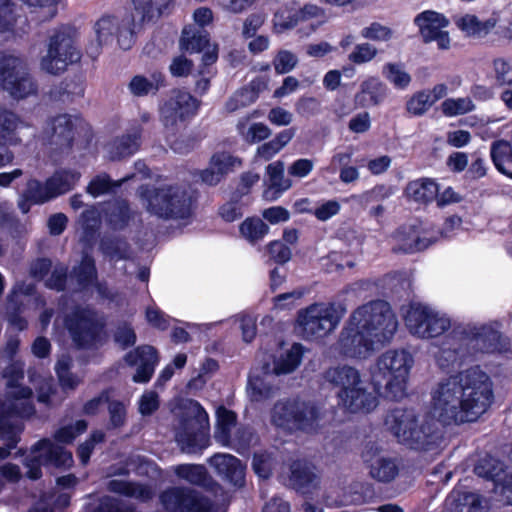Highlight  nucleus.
Here are the masks:
<instances>
[{
	"mask_svg": "<svg viewBox=\"0 0 512 512\" xmlns=\"http://www.w3.org/2000/svg\"><path fill=\"white\" fill-rule=\"evenodd\" d=\"M398 328V321L390 304L373 300L355 309L338 340L337 348L345 358L364 360L376 350V345L389 343Z\"/></svg>",
	"mask_w": 512,
	"mask_h": 512,
	"instance_id": "nucleus-1",
	"label": "nucleus"
},
{
	"mask_svg": "<svg viewBox=\"0 0 512 512\" xmlns=\"http://www.w3.org/2000/svg\"><path fill=\"white\" fill-rule=\"evenodd\" d=\"M493 400L492 384L479 368H470L459 382L440 383L433 396V408L444 425L474 422Z\"/></svg>",
	"mask_w": 512,
	"mask_h": 512,
	"instance_id": "nucleus-2",
	"label": "nucleus"
},
{
	"mask_svg": "<svg viewBox=\"0 0 512 512\" xmlns=\"http://www.w3.org/2000/svg\"><path fill=\"white\" fill-rule=\"evenodd\" d=\"M385 424L400 443L414 450L433 451L443 441L437 422L429 418L419 424L418 416L412 408L391 409L385 418Z\"/></svg>",
	"mask_w": 512,
	"mask_h": 512,
	"instance_id": "nucleus-3",
	"label": "nucleus"
},
{
	"mask_svg": "<svg viewBox=\"0 0 512 512\" xmlns=\"http://www.w3.org/2000/svg\"><path fill=\"white\" fill-rule=\"evenodd\" d=\"M322 418V409L316 402L300 397L280 399L270 411L271 425L287 434H317Z\"/></svg>",
	"mask_w": 512,
	"mask_h": 512,
	"instance_id": "nucleus-4",
	"label": "nucleus"
},
{
	"mask_svg": "<svg viewBox=\"0 0 512 512\" xmlns=\"http://www.w3.org/2000/svg\"><path fill=\"white\" fill-rule=\"evenodd\" d=\"M142 196L147 211L163 220H187L194 214L196 194L178 184H166L146 189Z\"/></svg>",
	"mask_w": 512,
	"mask_h": 512,
	"instance_id": "nucleus-5",
	"label": "nucleus"
},
{
	"mask_svg": "<svg viewBox=\"0 0 512 512\" xmlns=\"http://www.w3.org/2000/svg\"><path fill=\"white\" fill-rule=\"evenodd\" d=\"M412 355L404 350H388L376 362L372 372V382L376 391L385 390L386 397L399 400L405 395L410 369L413 365Z\"/></svg>",
	"mask_w": 512,
	"mask_h": 512,
	"instance_id": "nucleus-6",
	"label": "nucleus"
},
{
	"mask_svg": "<svg viewBox=\"0 0 512 512\" xmlns=\"http://www.w3.org/2000/svg\"><path fill=\"white\" fill-rule=\"evenodd\" d=\"M325 379L340 388L337 393L339 404L349 412H369L376 406L375 398L361 386L360 373L356 368L348 365L329 368Z\"/></svg>",
	"mask_w": 512,
	"mask_h": 512,
	"instance_id": "nucleus-7",
	"label": "nucleus"
},
{
	"mask_svg": "<svg viewBox=\"0 0 512 512\" xmlns=\"http://www.w3.org/2000/svg\"><path fill=\"white\" fill-rule=\"evenodd\" d=\"M64 326L78 349H91L102 342L106 321L90 306H75L64 318Z\"/></svg>",
	"mask_w": 512,
	"mask_h": 512,
	"instance_id": "nucleus-8",
	"label": "nucleus"
},
{
	"mask_svg": "<svg viewBox=\"0 0 512 512\" xmlns=\"http://www.w3.org/2000/svg\"><path fill=\"white\" fill-rule=\"evenodd\" d=\"M209 416L196 400H189L180 416L176 440L188 452H198L210 444Z\"/></svg>",
	"mask_w": 512,
	"mask_h": 512,
	"instance_id": "nucleus-9",
	"label": "nucleus"
},
{
	"mask_svg": "<svg viewBox=\"0 0 512 512\" xmlns=\"http://www.w3.org/2000/svg\"><path fill=\"white\" fill-rule=\"evenodd\" d=\"M202 101L185 88H173L159 103V120L166 131L186 128L199 114Z\"/></svg>",
	"mask_w": 512,
	"mask_h": 512,
	"instance_id": "nucleus-10",
	"label": "nucleus"
},
{
	"mask_svg": "<svg viewBox=\"0 0 512 512\" xmlns=\"http://www.w3.org/2000/svg\"><path fill=\"white\" fill-rule=\"evenodd\" d=\"M342 314L334 303H313L297 312L295 329L303 339H322L336 329Z\"/></svg>",
	"mask_w": 512,
	"mask_h": 512,
	"instance_id": "nucleus-11",
	"label": "nucleus"
},
{
	"mask_svg": "<svg viewBox=\"0 0 512 512\" xmlns=\"http://www.w3.org/2000/svg\"><path fill=\"white\" fill-rule=\"evenodd\" d=\"M78 178L79 175L72 170H57L45 182L28 179L23 192L28 201L42 205L72 190Z\"/></svg>",
	"mask_w": 512,
	"mask_h": 512,
	"instance_id": "nucleus-12",
	"label": "nucleus"
},
{
	"mask_svg": "<svg viewBox=\"0 0 512 512\" xmlns=\"http://www.w3.org/2000/svg\"><path fill=\"white\" fill-rule=\"evenodd\" d=\"M405 324L411 334L424 339L438 337L451 327L449 318L439 316L437 312L420 303L410 305L405 315Z\"/></svg>",
	"mask_w": 512,
	"mask_h": 512,
	"instance_id": "nucleus-13",
	"label": "nucleus"
},
{
	"mask_svg": "<svg viewBox=\"0 0 512 512\" xmlns=\"http://www.w3.org/2000/svg\"><path fill=\"white\" fill-rule=\"evenodd\" d=\"M463 334L473 350V356L481 354H501L509 349V340L501 332L498 321L482 325L468 326Z\"/></svg>",
	"mask_w": 512,
	"mask_h": 512,
	"instance_id": "nucleus-14",
	"label": "nucleus"
},
{
	"mask_svg": "<svg viewBox=\"0 0 512 512\" xmlns=\"http://www.w3.org/2000/svg\"><path fill=\"white\" fill-rule=\"evenodd\" d=\"M160 501L168 512H215L207 496L189 487H169L160 494Z\"/></svg>",
	"mask_w": 512,
	"mask_h": 512,
	"instance_id": "nucleus-15",
	"label": "nucleus"
},
{
	"mask_svg": "<svg viewBox=\"0 0 512 512\" xmlns=\"http://www.w3.org/2000/svg\"><path fill=\"white\" fill-rule=\"evenodd\" d=\"M0 84L15 99H24L37 92V84L14 56L0 60Z\"/></svg>",
	"mask_w": 512,
	"mask_h": 512,
	"instance_id": "nucleus-16",
	"label": "nucleus"
},
{
	"mask_svg": "<svg viewBox=\"0 0 512 512\" xmlns=\"http://www.w3.org/2000/svg\"><path fill=\"white\" fill-rule=\"evenodd\" d=\"M474 473L492 482L491 491L499 495L506 505H512V474H509L504 463L487 454L479 458L474 466Z\"/></svg>",
	"mask_w": 512,
	"mask_h": 512,
	"instance_id": "nucleus-17",
	"label": "nucleus"
},
{
	"mask_svg": "<svg viewBox=\"0 0 512 512\" xmlns=\"http://www.w3.org/2000/svg\"><path fill=\"white\" fill-rule=\"evenodd\" d=\"M79 58L71 37L62 31H56L50 37L47 55L43 57L41 65L46 72L58 75Z\"/></svg>",
	"mask_w": 512,
	"mask_h": 512,
	"instance_id": "nucleus-18",
	"label": "nucleus"
},
{
	"mask_svg": "<svg viewBox=\"0 0 512 512\" xmlns=\"http://www.w3.org/2000/svg\"><path fill=\"white\" fill-rule=\"evenodd\" d=\"M80 117L70 114H58L51 117L43 129V138L57 152H64L73 147Z\"/></svg>",
	"mask_w": 512,
	"mask_h": 512,
	"instance_id": "nucleus-19",
	"label": "nucleus"
},
{
	"mask_svg": "<svg viewBox=\"0 0 512 512\" xmlns=\"http://www.w3.org/2000/svg\"><path fill=\"white\" fill-rule=\"evenodd\" d=\"M289 483L293 490L305 498H311L319 488L320 478L315 472V466L306 460H294L289 467Z\"/></svg>",
	"mask_w": 512,
	"mask_h": 512,
	"instance_id": "nucleus-20",
	"label": "nucleus"
},
{
	"mask_svg": "<svg viewBox=\"0 0 512 512\" xmlns=\"http://www.w3.org/2000/svg\"><path fill=\"white\" fill-rule=\"evenodd\" d=\"M125 360L130 366L138 364L133 381L135 383H148L159 363L158 351L154 346L142 345L126 354Z\"/></svg>",
	"mask_w": 512,
	"mask_h": 512,
	"instance_id": "nucleus-21",
	"label": "nucleus"
},
{
	"mask_svg": "<svg viewBox=\"0 0 512 512\" xmlns=\"http://www.w3.org/2000/svg\"><path fill=\"white\" fill-rule=\"evenodd\" d=\"M32 453H39L44 467L56 468L66 471L74 465L73 454L62 445H59L49 438H42L33 444Z\"/></svg>",
	"mask_w": 512,
	"mask_h": 512,
	"instance_id": "nucleus-22",
	"label": "nucleus"
},
{
	"mask_svg": "<svg viewBox=\"0 0 512 512\" xmlns=\"http://www.w3.org/2000/svg\"><path fill=\"white\" fill-rule=\"evenodd\" d=\"M420 224L419 222L418 224L402 225L397 229L396 238L398 246L393 248L394 252L413 254L424 251L437 241V237L428 238L422 236Z\"/></svg>",
	"mask_w": 512,
	"mask_h": 512,
	"instance_id": "nucleus-23",
	"label": "nucleus"
},
{
	"mask_svg": "<svg viewBox=\"0 0 512 512\" xmlns=\"http://www.w3.org/2000/svg\"><path fill=\"white\" fill-rule=\"evenodd\" d=\"M387 85L378 77L370 76L360 83L354 95V104L358 108H370L381 105L388 96Z\"/></svg>",
	"mask_w": 512,
	"mask_h": 512,
	"instance_id": "nucleus-24",
	"label": "nucleus"
},
{
	"mask_svg": "<svg viewBox=\"0 0 512 512\" xmlns=\"http://www.w3.org/2000/svg\"><path fill=\"white\" fill-rule=\"evenodd\" d=\"M142 143V128L138 126L120 136L114 137L109 144L108 154L112 161H121L133 156L140 149Z\"/></svg>",
	"mask_w": 512,
	"mask_h": 512,
	"instance_id": "nucleus-25",
	"label": "nucleus"
},
{
	"mask_svg": "<svg viewBox=\"0 0 512 512\" xmlns=\"http://www.w3.org/2000/svg\"><path fill=\"white\" fill-rule=\"evenodd\" d=\"M210 463L217 473L235 487L241 488L245 484V466L241 461L230 454H215Z\"/></svg>",
	"mask_w": 512,
	"mask_h": 512,
	"instance_id": "nucleus-26",
	"label": "nucleus"
},
{
	"mask_svg": "<svg viewBox=\"0 0 512 512\" xmlns=\"http://www.w3.org/2000/svg\"><path fill=\"white\" fill-rule=\"evenodd\" d=\"M167 86L165 74L156 69L149 74V77L143 74L134 75L127 87L130 94L134 97H146L148 95L155 96L157 93Z\"/></svg>",
	"mask_w": 512,
	"mask_h": 512,
	"instance_id": "nucleus-27",
	"label": "nucleus"
},
{
	"mask_svg": "<svg viewBox=\"0 0 512 512\" xmlns=\"http://www.w3.org/2000/svg\"><path fill=\"white\" fill-rule=\"evenodd\" d=\"M439 184L435 179L421 177L409 181L404 188V196L408 201L428 206L435 201L438 196Z\"/></svg>",
	"mask_w": 512,
	"mask_h": 512,
	"instance_id": "nucleus-28",
	"label": "nucleus"
},
{
	"mask_svg": "<svg viewBox=\"0 0 512 512\" xmlns=\"http://www.w3.org/2000/svg\"><path fill=\"white\" fill-rule=\"evenodd\" d=\"M70 276L76 281V284L81 290H87L91 287H98L100 293V284L98 283V270L94 257L84 252L81 256L79 263L73 266Z\"/></svg>",
	"mask_w": 512,
	"mask_h": 512,
	"instance_id": "nucleus-29",
	"label": "nucleus"
},
{
	"mask_svg": "<svg viewBox=\"0 0 512 512\" xmlns=\"http://www.w3.org/2000/svg\"><path fill=\"white\" fill-rule=\"evenodd\" d=\"M452 512H482L481 497L473 492L463 491L456 486L446 498Z\"/></svg>",
	"mask_w": 512,
	"mask_h": 512,
	"instance_id": "nucleus-30",
	"label": "nucleus"
},
{
	"mask_svg": "<svg viewBox=\"0 0 512 512\" xmlns=\"http://www.w3.org/2000/svg\"><path fill=\"white\" fill-rule=\"evenodd\" d=\"M415 24L419 27L424 42L428 43L432 42L436 34L448 26L449 21L441 13L426 10L416 16Z\"/></svg>",
	"mask_w": 512,
	"mask_h": 512,
	"instance_id": "nucleus-31",
	"label": "nucleus"
},
{
	"mask_svg": "<svg viewBox=\"0 0 512 512\" xmlns=\"http://www.w3.org/2000/svg\"><path fill=\"white\" fill-rule=\"evenodd\" d=\"M305 347L301 343H293L292 346L281 353L273 361V373L277 376L294 372L301 364Z\"/></svg>",
	"mask_w": 512,
	"mask_h": 512,
	"instance_id": "nucleus-32",
	"label": "nucleus"
},
{
	"mask_svg": "<svg viewBox=\"0 0 512 512\" xmlns=\"http://www.w3.org/2000/svg\"><path fill=\"white\" fill-rule=\"evenodd\" d=\"M210 45V37L207 31L199 30L191 26L184 27L179 40L182 52L189 54L201 53Z\"/></svg>",
	"mask_w": 512,
	"mask_h": 512,
	"instance_id": "nucleus-33",
	"label": "nucleus"
},
{
	"mask_svg": "<svg viewBox=\"0 0 512 512\" xmlns=\"http://www.w3.org/2000/svg\"><path fill=\"white\" fill-rule=\"evenodd\" d=\"M17 128V116L15 113L0 108V167L9 164L13 154L5 144V134L14 132Z\"/></svg>",
	"mask_w": 512,
	"mask_h": 512,
	"instance_id": "nucleus-34",
	"label": "nucleus"
},
{
	"mask_svg": "<svg viewBox=\"0 0 512 512\" xmlns=\"http://www.w3.org/2000/svg\"><path fill=\"white\" fill-rule=\"evenodd\" d=\"M496 19L480 21L477 16L466 14L456 21L457 27L469 36L485 37L496 26Z\"/></svg>",
	"mask_w": 512,
	"mask_h": 512,
	"instance_id": "nucleus-35",
	"label": "nucleus"
},
{
	"mask_svg": "<svg viewBox=\"0 0 512 512\" xmlns=\"http://www.w3.org/2000/svg\"><path fill=\"white\" fill-rule=\"evenodd\" d=\"M107 489L112 493L125 497L147 499L150 496V491L145 485L122 479H112L108 481Z\"/></svg>",
	"mask_w": 512,
	"mask_h": 512,
	"instance_id": "nucleus-36",
	"label": "nucleus"
},
{
	"mask_svg": "<svg viewBox=\"0 0 512 512\" xmlns=\"http://www.w3.org/2000/svg\"><path fill=\"white\" fill-rule=\"evenodd\" d=\"M490 155L495 168L501 174L512 178V171L505 167L506 163L512 162V144L506 140L494 141L491 145Z\"/></svg>",
	"mask_w": 512,
	"mask_h": 512,
	"instance_id": "nucleus-37",
	"label": "nucleus"
},
{
	"mask_svg": "<svg viewBox=\"0 0 512 512\" xmlns=\"http://www.w3.org/2000/svg\"><path fill=\"white\" fill-rule=\"evenodd\" d=\"M369 473L378 482L389 483L397 477L399 466L395 459L379 457L370 465Z\"/></svg>",
	"mask_w": 512,
	"mask_h": 512,
	"instance_id": "nucleus-38",
	"label": "nucleus"
},
{
	"mask_svg": "<svg viewBox=\"0 0 512 512\" xmlns=\"http://www.w3.org/2000/svg\"><path fill=\"white\" fill-rule=\"evenodd\" d=\"M136 22L132 13L126 14L120 21L114 32L118 45L123 50H129L136 42Z\"/></svg>",
	"mask_w": 512,
	"mask_h": 512,
	"instance_id": "nucleus-39",
	"label": "nucleus"
},
{
	"mask_svg": "<svg viewBox=\"0 0 512 512\" xmlns=\"http://www.w3.org/2000/svg\"><path fill=\"white\" fill-rule=\"evenodd\" d=\"M133 218L126 200L117 201L107 212V222L113 230H124Z\"/></svg>",
	"mask_w": 512,
	"mask_h": 512,
	"instance_id": "nucleus-40",
	"label": "nucleus"
},
{
	"mask_svg": "<svg viewBox=\"0 0 512 512\" xmlns=\"http://www.w3.org/2000/svg\"><path fill=\"white\" fill-rule=\"evenodd\" d=\"M175 472L179 478L197 486H205L211 479L206 467L201 464H181Z\"/></svg>",
	"mask_w": 512,
	"mask_h": 512,
	"instance_id": "nucleus-41",
	"label": "nucleus"
},
{
	"mask_svg": "<svg viewBox=\"0 0 512 512\" xmlns=\"http://www.w3.org/2000/svg\"><path fill=\"white\" fill-rule=\"evenodd\" d=\"M239 231L250 243H256L268 234L269 226L259 217H248L240 224Z\"/></svg>",
	"mask_w": 512,
	"mask_h": 512,
	"instance_id": "nucleus-42",
	"label": "nucleus"
},
{
	"mask_svg": "<svg viewBox=\"0 0 512 512\" xmlns=\"http://www.w3.org/2000/svg\"><path fill=\"white\" fill-rule=\"evenodd\" d=\"M71 366L69 358L60 359L55 365L58 383L63 391L75 390L81 383V379L71 372Z\"/></svg>",
	"mask_w": 512,
	"mask_h": 512,
	"instance_id": "nucleus-43",
	"label": "nucleus"
},
{
	"mask_svg": "<svg viewBox=\"0 0 512 512\" xmlns=\"http://www.w3.org/2000/svg\"><path fill=\"white\" fill-rule=\"evenodd\" d=\"M167 142L170 146V148L179 154H187L190 151H192L197 144L199 143L200 139L195 133L190 134H183L179 133V130L176 132L174 131H167Z\"/></svg>",
	"mask_w": 512,
	"mask_h": 512,
	"instance_id": "nucleus-44",
	"label": "nucleus"
},
{
	"mask_svg": "<svg viewBox=\"0 0 512 512\" xmlns=\"http://www.w3.org/2000/svg\"><path fill=\"white\" fill-rule=\"evenodd\" d=\"M99 248L103 254L110 258L127 259L129 244L122 237H103L100 240Z\"/></svg>",
	"mask_w": 512,
	"mask_h": 512,
	"instance_id": "nucleus-45",
	"label": "nucleus"
},
{
	"mask_svg": "<svg viewBox=\"0 0 512 512\" xmlns=\"http://www.w3.org/2000/svg\"><path fill=\"white\" fill-rule=\"evenodd\" d=\"M382 75L396 89L400 90L406 89L412 80L410 74L397 63H386L382 68Z\"/></svg>",
	"mask_w": 512,
	"mask_h": 512,
	"instance_id": "nucleus-46",
	"label": "nucleus"
},
{
	"mask_svg": "<svg viewBox=\"0 0 512 512\" xmlns=\"http://www.w3.org/2000/svg\"><path fill=\"white\" fill-rule=\"evenodd\" d=\"M88 428V422L84 419L77 420L74 424H68L58 428L53 438L57 444H72L74 440Z\"/></svg>",
	"mask_w": 512,
	"mask_h": 512,
	"instance_id": "nucleus-47",
	"label": "nucleus"
},
{
	"mask_svg": "<svg viewBox=\"0 0 512 512\" xmlns=\"http://www.w3.org/2000/svg\"><path fill=\"white\" fill-rule=\"evenodd\" d=\"M428 90H420L415 92L405 104V109L410 116L419 117L424 115L431 107Z\"/></svg>",
	"mask_w": 512,
	"mask_h": 512,
	"instance_id": "nucleus-48",
	"label": "nucleus"
},
{
	"mask_svg": "<svg viewBox=\"0 0 512 512\" xmlns=\"http://www.w3.org/2000/svg\"><path fill=\"white\" fill-rule=\"evenodd\" d=\"M105 441V433L101 430H94L90 436L77 447L76 453L81 464L86 465L89 463L91 455L97 444Z\"/></svg>",
	"mask_w": 512,
	"mask_h": 512,
	"instance_id": "nucleus-49",
	"label": "nucleus"
},
{
	"mask_svg": "<svg viewBox=\"0 0 512 512\" xmlns=\"http://www.w3.org/2000/svg\"><path fill=\"white\" fill-rule=\"evenodd\" d=\"M119 24V20L117 17L112 15L102 16L95 23V32L97 36V41L101 46L103 43H107L109 39L114 37V32Z\"/></svg>",
	"mask_w": 512,
	"mask_h": 512,
	"instance_id": "nucleus-50",
	"label": "nucleus"
},
{
	"mask_svg": "<svg viewBox=\"0 0 512 512\" xmlns=\"http://www.w3.org/2000/svg\"><path fill=\"white\" fill-rule=\"evenodd\" d=\"M120 186L119 183L113 181L107 173L99 174L93 177L87 186V193L93 197L110 193L114 188Z\"/></svg>",
	"mask_w": 512,
	"mask_h": 512,
	"instance_id": "nucleus-51",
	"label": "nucleus"
},
{
	"mask_svg": "<svg viewBox=\"0 0 512 512\" xmlns=\"http://www.w3.org/2000/svg\"><path fill=\"white\" fill-rule=\"evenodd\" d=\"M272 64L277 74H287L296 67L298 58L293 52L282 49L274 56Z\"/></svg>",
	"mask_w": 512,
	"mask_h": 512,
	"instance_id": "nucleus-52",
	"label": "nucleus"
},
{
	"mask_svg": "<svg viewBox=\"0 0 512 512\" xmlns=\"http://www.w3.org/2000/svg\"><path fill=\"white\" fill-rule=\"evenodd\" d=\"M241 160L228 152H217L212 155L210 165L215 168L222 177L233 170L236 164L241 165Z\"/></svg>",
	"mask_w": 512,
	"mask_h": 512,
	"instance_id": "nucleus-53",
	"label": "nucleus"
},
{
	"mask_svg": "<svg viewBox=\"0 0 512 512\" xmlns=\"http://www.w3.org/2000/svg\"><path fill=\"white\" fill-rule=\"evenodd\" d=\"M300 23L297 10L283 9L274 15V26L279 32L292 29Z\"/></svg>",
	"mask_w": 512,
	"mask_h": 512,
	"instance_id": "nucleus-54",
	"label": "nucleus"
},
{
	"mask_svg": "<svg viewBox=\"0 0 512 512\" xmlns=\"http://www.w3.org/2000/svg\"><path fill=\"white\" fill-rule=\"evenodd\" d=\"M470 100L464 98L446 99L441 104V110L445 116H457L465 114L473 109Z\"/></svg>",
	"mask_w": 512,
	"mask_h": 512,
	"instance_id": "nucleus-55",
	"label": "nucleus"
},
{
	"mask_svg": "<svg viewBox=\"0 0 512 512\" xmlns=\"http://www.w3.org/2000/svg\"><path fill=\"white\" fill-rule=\"evenodd\" d=\"M392 35V30L379 22H372L361 30V36L372 41H388L392 38Z\"/></svg>",
	"mask_w": 512,
	"mask_h": 512,
	"instance_id": "nucleus-56",
	"label": "nucleus"
},
{
	"mask_svg": "<svg viewBox=\"0 0 512 512\" xmlns=\"http://www.w3.org/2000/svg\"><path fill=\"white\" fill-rule=\"evenodd\" d=\"M109 423L113 429L124 426L127 418V411L124 403L120 400H110L108 403Z\"/></svg>",
	"mask_w": 512,
	"mask_h": 512,
	"instance_id": "nucleus-57",
	"label": "nucleus"
},
{
	"mask_svg": "<svg viewBox=\"0 0 512 512\" xmlns=\"http://www.w3.org/2000/svg\"><path fill=\"white\" fill-rule=\"evenodd\" d=\"M134 9L138 16H140V24L150 22L155 16L162 14L161 9H155L154 0H133Z\"/></svg>",
	"mask_w": 512,
	"mask_h": 512,
	"instance_id": "nucleus-58",
	"label": "nucleus"
},
{
	"mask_svg": "<svg viewBox=\"0 0 512 512\" xmlns=\"http://www.w3.org/2000/svg\"><path fill=\"white\" fill-rule=\"evenodd\" d=\"M378 51L370 43L357 44L349 54L348 59L354 64H363L375 58Z\"/></svg>",
	"mask_w": 512,
	"mask_h": 512,
	"instance_id": "nucleus-59",
	"label": "nucleus"
},
{
	"mask_svg": "<svg viewBox=\"0 0 512 512\" xmlns=\"http://www.w3.org/2000/svg\"><path fill=\"white\" fill-rule=\"evenodd\" d=\"M267 251L270 258L277 264L287 263L292 256L291 249L283 242L279 240L271 241L267 245Z\"/></svg>",
	"mask_w": 512,
	"mask_h": 512,
	"instance_id": "nucleus-60",
	"label": "nucleus"
},
{
	"mask_svg": "<svg viewBox=\"0 0 512 512\" xmlns=\"http://www.w3.org/2000/svg\"><path fill=\"white\" fill-rule=\"evenodd\" d=\"M194 67L192 60L184 55L174 57L169 65V72L173 77H187L191 74Z\"/></svg>",
	"mask_w": 512,
	"mask_h": 512,
	"instance_id": "nucleus-61",
	"label": "nucleus"
},
{
	"mask_svg": "<svg viewBox=\"0 0 512 512\" xmlns=\"http://www.w3.org/2000/svg\"><path fill=\"white\" fill-rule=\"evenodd\" d=\"M20 429L17 425L8 421H0V439L5 441L8 448H15L20 440Z\"/></svg>",
	"mask_w": 512,
	"mask_h": 512,
	"instance_id": "nucleus-62",
	"label": "nucleus"
},
{
	"mask_svg": "<svg viewBox=\"0 0 512 512\" xmlns=\"http://www.w3.org/2000/svg\"><path fill=\"white\" fill-rule=\"evenodd\" d=\"M218 213L225 222H234L243 216L239 200H231L219 207Z\"/></svg>",
	"mask_w": 512,
	"mask_h": 512,
	"instance_id": "nucleus-63",
	"label": "nucleus"
},
{
	"mask_svg": "<svg viewBox=\"0 0 512 512\" xmlns=\"http://www.w3.org/2000/svg\"><path fill=\"white\" fill-rule=\"evenodd\" d=\"M68 277V268L66 266H57L53 269L46 282V286L58 292L66 289Z\"/></svg>",
	"mask_w": 512,
	"mask_h": 512,
	"instance_id": "nucleus-64",
	"label": "nucleus"
}]
</instances>
